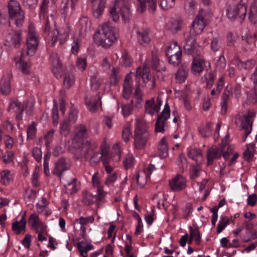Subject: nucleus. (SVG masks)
<instances>
[{
	"label": "nucleus",
	"mask_w": 257,
	"mask_h": 257,
	"mask_svg": "<svg viewBox=\"0 0 257 257\" xmlns=\"http://www.w3.org/2000/svg\"><path fill=\"white\" fill-rule=\"evenodd\" d=\"M117 38L116 31L109 22L104 23L94 36L96 42L105 48L111 46Z\"/></svg>",
	"instance_id": "f257e3e1"
},
{
	"label": "nucleus",
	"mask_w": 257,
	"mask_h": 257,
	"mask_svg": "<svg viewBox=\"0 0 257 257\" xmlns=\"http://www.w3.org/2000/svg\"><path fill=\"white\" fill-rule=\"evenodd\" d=\"M45 35L52 41V46H53L55 42L59 39L60 44H63L66 40L67 37L69 33V28L66 27L62 29L60 32L56 29L55 23L53 18L47 19L44 28Z\"/></svg>",
	"instance_id": "f03ea898"
},
{
	"label": "nucleus",
	"mask_w": 257,
	"mask_h": 257,
	"mask_svg": "<svg viewBox=\"0 0 257 257\" xmlns=\"http://www.w3.org/2000/svg\"><path fill=\"white\" fill-rule=\"evenodd\" d=\"M149 133L146 121L143 119H137L134 131V147L138 150L143 149L149 140Z\"/></svg>",
	"instance_id": "7ed1b4c3"
},
{
	"label": "nucleus",
	"mask_w": 257,
	"mask_h": 257,
	"mask_svg": "<svg viewBox=\"0 0 257 257\" xmlns=\"http://www.w3.org/2000/svg\"><path fill=\"white\" fill-rule=\"evenodd\" d=\"M246 0L236 1H228L227 4V16L231 21L238 19L240 22L244 20L246 13Z\"/></svg>",
	"instance_id": "20e7f679"
},
{
	"label": "nucleus",
	"mask_w": 257,
	"mask_h": 257,
	"mask_svg": "<svg viewBox=\"0 0 257 257\" xmlns=\"http://www.w3.org/2000/svg\"><path fill=\"white\" fill-rule=\"evenodd\" d=\"M1 24L3 25V27H8L4 33L6 38L4 45L8 47L13 46L16 48H19L22 41L21 31H14L11 28L10 21H7L6 18H1Z\"/></svg>",
	"instance_id": "39448f33"
},
{
	"label": "nucleus",
	"mask_w": 257,
	"mask_h": 257,
	"mask_svg": "<svg viewBox=\"0 0 257 257\" xmlns=\"http://www.w3.org/2000/svg\"><path fill=\"white\" fill-rule=\"evenodd\" d=\"M7 8L9 19L15 20L18 28L22 27L25 20V12L17 0H10Z\"/></svg>",
	"instance_id": "423d86ee"
},
{
	"label": "nucleus",
	"mask_w": 257,
	"mask_h": 257,
	"mask_svg": "<svg viewBox=\"0 0 257 257\" xmlns=\"http://www.w3.org/2000/svg\"><path fill=\"white\" fill-rule=\"evenodd\" d=\"M110 13L114 22L118 20L119 15L124 22L128 21L131 17L129 7L124 0H115L114 6L110 10Z\"/></svg>",
	"instance_id": "0eeeda50"
},
{
	"label": "nucleus",
	"mask_w": 257,
	"mask_h": 257,
	"mask_svg": "<svg viewBox=\"0 0 257 257\" xmlns=\"http://www.w3.org/2000/svg\"><path fill=\"white\" fill-rule=\"evenodd\" d=\"M97 146L95 144H91L90 142L86 143H78L74 145L70 149L71 153L74 155L77 160L84 157L87 159L88 157L89 152H92Z\"/></svg>",
	"instance_id": "6e6552de"
},
{
	"label": "nucleus",
	"mask_w": 257,
	"mask_h": 257,
	"mask_svg": "<svg viewBox=\"0 0 257 257\" xmlns=\"http://www.w3.org/2000/svg\"><path fill=\"white\" fill-rule=\"evenodd\" d=\"M166 55L170 63L178 66L181 61L182 51L176 41L173 42L168 48Z\"/></svg>",
	"instance_id": "1a4fd4ad"
},
{
	"label": "nucleus",
	"mask_w": 257,
	"mask_h": 257,
	"mask_svg": "<svg viewBox=\"0 0 257 257\" xmlns=\"http://www.w3.org/2000/svg\"><path fill=\"white\" fill-rule=\"evenodd\" d=\"M38 45V38L34 30L30 29L27 40V49L23 50L22 55L33 56L36 52Z\"/></svg>",
	"instance_id": "9d476101"
},
{
	"label": "nucleus",
	"mask_w": 257,
	"mask_h": 257,
	"mask_svg": "<svg viewBox=\"0 0 257 257\" xmlns=\"http://www.w3.org/2000/svg\"><path fill=\"white\" fill-rule=\"evenodd\" d=\"M170 116V109L169 104L166 102L164 108L160 115L158 116L155 124V132L163 133L165 130L166 122Z\"/></svg>",
	"instance_id": "9b49d317"
},
{
	"label": "nucleus",
	"mask_w": 257,
	"mask_h": 257,
	"mask_svg": "<svg viewBox=\"0 0 257 257\" xmlns=\"http://www.w3.org/2000/svg\"><path fill=\"white\" fill-rule=\"evenodd\" d=\"M204 12L201 10L193 21L190 32L193 35L200 34L207 25V23L204 18Z\"/></svg>",
	"instance_id": "f8f14e48"
},
{
	"label": "nucleus",
	"mask_w": 257,
	"mask_h": 257,
	"mask_svg": "<svg viewBox=\"0 0 257 257\" xmlns=\"http://www.w3.org/2000/svg\"><path fill=\"white\" fill-rule=\"evenodd\" d=\"M228 143L226 141H222L219 147H212L207 149V165L212 164L214 159H218L221 157L222 152L224 151Z\"/></svg>",
	"instance_id": "ddd939ff"
},
{
	"label": "nucleus",
	"mask_w": 257,
	"mask_h": 257,
	"mask_svg": "<svg viewBox=\"0 0 257 257\" xmlns=\"http://www.w3.org/2000/svg\"><path fill=\"white\" fill-rule=\"evenodd\" d=\"M161 105L162 99L160 96L157 97L156 100L154 97H152L145 102V112L153 116L156 112L159 111Z\"/></svg>",
	"instance_id": "4468645a"
},
{
	"label": "nucleus",
	"mask_w": 257,
	"mask_h": 257,
	"mask_svg": "<svg viewBox=\"0 0 257 257\" xmlns=\"http://www.w3.org/2000/svg\"><path fill=\"white\" fill-rule=\"evenodd\" d=\"M255 113L253 111L249 110L246 114L243 115L241 125L242 128L244 130L243 141H244L250 133L252 129V118L255 116Z\"/></svg>",
	"instance_id": "2eb2a0df"
},
{
	"label": "nucleus",
	"mask_w": 257,
	"mask_h": 257,
	"mask_svg": "<svg viewBox=\"0 0 257 257\" xmlns=\"http://www.w3.org/2000/svg\"><path fill=\"white\" fill-rule=\"evenodd\" d=\"M157 0H136V4L138 6L137 10L140 13H143L146 10L147 6L148 11L151 13H154L157 8Z\"/></svg>",
	"instance_id": "dca6fc26"
},
{
	"label": "nucleus",
	"mask_w": 257,
	"mask_h": 257,
	"mask_svg": "<svg viewBox=\"0 0 257 257\" xmlns=\"http://www.w3.org/2000/svg\"><path fill=\"white\" fill-rule=\"evenodd\" d=\"M196 35L189 34L185 39L184 48L186 53L189 55L197 53V47L199 46L196 42Z\"/></svg>",
	"instance_id": "f3484780"
},
{
	"label": "nucleus",
	"mask_w": 257,
	"mask_h": 257,
	"mask_svg": "<svg viewBox=\"0 0 257 257\" xmlns=\"http://www.w3.org/2000/svg\"><path fill=\"white\" fill-rule=\"evenodd\" d=\"M137 76H141L144 83H146L150 89H153L155 87V78L152 77L147 69H143L139 67L136 71Z\"/></svg>",
	"instance_id": "a211bd4d"
},
{
	"label": "nucleus",
	"mask_w": 257,
	"mask_h": 257,
	"mask_svg": "<svg viewBox=\"0 0 257 257\" xmlns=\"http://www.w3.org/2000/svg\"><path fill=\"white\" fill-rule=\"evenodd\" d=\"M69 165L68 164L65 158H60L54 164V168L52 173L59 177L61 179L63 172L69 169Z\"/></svg>",
	"instance_id": "6ab92c4d"
},
{
	"label": "nucleus",
	"mask_w": 257,
	"mask_h": 257,
	"mask_svg": "<svg viewBox=\"0 0 257 257\" xmlns=\"http://www.w3.org/2000/svg\"><path fill=\"white\" fill-rule=\"evenodd\" d=\"M186 180L183 176L178 174L170 181L171 189L174 191H180L186 187Z\"/></svg>",
	"instance_id": "aec40b11"
},
{
	"label": "nucleus",
	"mask_w": 257,
	"mask_h": 257,
	"mask_svg": "<svg viewBox=\"0 0 257 257\" xmlns=\"http://www.w3.org/2000/svg\"><path fill=\"white\" fill-rule=\"evenodd\" d=\"M50 61L52 66V71L56 77L60 76L62 70V63L56 53H52L50 57Z\"/></svg>",
	"instance_id": "412c9836"
},
{
	"label": "nucleus",
	"mask_w": 257,
	"mask_h": 257,
	"mask_svg": "<svg viewBox=\"0 0 257 257\" xmlns=\"http://www.w3.org/2000/svg\"><path fill=\"white\" fill-rule=\"evenodd\" d=\"M99 103L101 105L100 97L99 94L93 97L86 95L85 97V104L91 112L97 111Z\"/></svg>",
	"instance_id": "4be33fe9"
},
{
	"label": "nucleus",
	"mask_w": 257,
	"mask_h": 257,
	"mask_svg": "<svg viewBox=\"0 0 257 257\" xmlns=\"http://www.w3.org/2000/svg\"><path fill=\"white\" fill-rule=\"evenodd\" d=\"M204 60L200 54L193 57L191 66V71L194 74H199L203 70Z\"/></svg>",
	"instance_id": "5701e85b"
},
{
	"label": "nucleus",
	"mask_w": 257,
	"mask_h": 257,
	"mask_svg": "<svg viewBox=\"0 0 257 257\" xmlns=\"http://www.w3.org/2000/svg\"><path fill=\"white\" fill-rule=\"evenodd\" d=\"M9 110H13L16 114L17 120L22 119V113L24 110V105L17 100L13 101L10 103Z\"/></svg>",
	"instance_id": "b1692460"
},
{
	"label": "nucleus",
	"mask_w": 257,
	"mask_h": 257,
	"mask_svg": "<svg viewBox=\"0 0 257 257\" xmlns=\"http://www.w3.org/2000/svg\"><path fill=\"white\" fill-rule=\"evenodd\" d=\"M149 34V31L147 29H141L137 31V39L141 45H147L150 43L151 38Z\"/></svg>",
	"instance_id": "393cba45"
},
{
	"label": "nucleus",
	"mask_w": 257,
	"mask_h": 257,
	"mask_svg": "<svg viewBox=\"0 0 257 257\" xmlns=\"http://www.w3.org/2000/svg\"><path fill=\"white\" fill-rule=\"evenodd\" d=\"M29 221L31 222L33 228L35 229L36 232L39 231V229L41 228V230L43 231L45 229L43 225V223L40 220L38 215L36 213L32 214L29 217Z\"/></svg>",
	"instance_id": "a878e982"
},
{
	"label": "nucleus",
	"mask_w": 257,
	"mask_h": 257,
	"mask_svg": "<svg viewBox=\"0 0 257 257\" xmlns=\"http://www.w3.org/2000/svg\"><path fill=\"white\" fill-rule=\"evenodd\" d=\"M152 67L157 72H162L166 71V67L164 62L161 61L154 53L152 55Z\"/></svg>",
	"instance_id": "bb28decb"
},
{
	"label": "nucleus",
	"mask_w": 257,
	"mask_h": 257,
	"mask_svg": "<svg viewBox=\"0 0 257 257\" xmlns=\"http://www.w3.org/2000/svg\"><path fill=\"white\" fill-rule=\"evenodd\" d=\"M105 0H99L98 3L93 5V14L95 18H98L101 16L105 8Z\"/></svg>",
	"instance_id": "cd10ccee"
},
{
	"label": "nucleus",
	"mask_w": 257,
	"mask_h": 257,
	"mask_svg": "<svg viewBox=\"0 0 257 257\" xmlns=\"http://www.w3.org/2000/svg\"><path fill=\"white\" fill-rule=\"evenodd\" d=\"M159 156L162 158H165L168 156V147L166 139L163 138L158 146Z\"/></svg>",
	"instance_id": "c85d7f7f"
},
{
	"label": "nucleus",
	"mask_w": 257,
	"mask_h": 257,
	"mask_svg": "<svg viewBox=\"0 0 257 257\" xmlns=\"http://www.w3.org/2000/svg\"><path fill=\"white\" fill-rule=\"evenodd\" d=\"M188 72V68L185 66L180 67L176 74V82L182 83L187 79Z\"/></svg>",
	"instance_id": "c756f323"
},
{
	"label": "nucleus",
	"mask_w": 257,
	"mask_h": 257,
	"mask_svg": "<svg viewBox=\"0 0 257 257\" xmlns=\"http://www.w3.org/2000/svg\"><path fill=\"white\" fill-rule=\"evenodd\" d=\"M189 158L194 160L196 164H200L203 162L202 154L200 149H192L188 153Z\"/></svg>",
	"instance_id": "7c9ffc66"
},
{
	"label": "nucleus",
	"mask_w": 257,
	"mask_h": 257,
	"mask_svg": "<svg viewBox=\"0 0 257 257\" xmlns=\"http://www.w3.org/2000/svg\"><path fill=\"white\" fill-rule=\"evenodd\" d=\"M189 233L191 237H193L197 245H199L201 241V234L199 230V227L195 225L193 226H190L189 227Z\"/></svg>",
	"instance_id": "2f4dec72"
},
{
	"label": "nucleus",
	"mask_w": 257,
	"mask_h": 257,
	"mask_svg": "<svg viewBox=\"0 0 257 257\" xmlns=\"http://www.w3.org/2000/svg\"><path fill=\"white\" fill-rule=\"evenodd\" d=\"M93 248V246L91 244H86L83 242H79L77 244V248L80 252V254L83 257L87 256V252L88 250L92 249Z\"/></svg>",
	"instance_id": "473e14b6"
},
{
	"label": "nucleus",
	"mask_w": 257,
	"mask_h": 257,
	"mask_svg": "<svg viewBox=\"0 0 257 257\" xmlns=\"http://www.w3.org/2000/svg\"><path fill=\"white\" fill-rule=\"evenodd\" d=\"M13 180V175L11 171L5 170L1 172V184L9 185Z\"/></svg>",
	"instance_id": "72a5a7b5"
},
{
	"label": "nucleus",
	"mask_w": 257,
	"mask_h": 257,
	"mask_svg": "<svg viewBox=\"0 0 257 257\" xmlns=\"http://www.w3.org/2000/svg\"><path fill=\"white\" fill-rule=\"evenodd\" d=\"M247 101L249 104H254L257 102V86L247 92Z\"/></svg>",
	"instance_id": "f704fd0d"
},
{
	"label": "nucleus",
	"mask_w": 257,
	"mask_h": 257,
	"mask_svg": "<svg viewBox=\"0 0 257 257\" xmlns=\"http://www.w3.org/2000/svg\"><path fill=\"white\" fill-rule=\"evenodd\" d=\"M77 180L76 178H73L70 182L65 185V188L66 192L68 194H72L75 193L78 191V186L77 185Z\"/></svg>",
	"instance_id": "c9c22d12"
},
{
	"label": "nucleus",
	"mask_w": 257,
	"mask_h": 257,
	"mask_svg": "<svg viewBox=\"0 0 257 257\" xmlns=\"http://www.w3.org/2000/svg\"><path fill=\"white\" fill-rule=\"evenodd\" d=\"M254 146L252 144L246 145V148L244 150L243 156L245 160L249 161L253 157Z\"/></svg>",
	"instance_id": "e433bc0d"
},
{
	"label": "nucleus",
	"mask_w": 257,
	"mask_h": 257,
	"mask_svg": "<svg viewBox=\"0 0 257 257\" xmlns=\"http://www.w3.org/2000/svg\"><path fill=\"white\" fill-rule=\"evenodd\" d=\"M248 19L250 23L253 24L257 23V6L254 4L250 6L248 14Z\"/></svg>",
	"instance_id": "4c0bfd02"
},
{
	"label": "nucleus",
	"mask_w": 257,
	"mask_h": 257,
	"mask_svg": "<svg viewBox=\"0 0 257 257\" xmlns=\"http://www.w3.org/2000/svg\"><path fill=\"white\" fill-rule=\"evenodd\" d=\"M230 222L228 217H221L217 226L216 231L218 233H220L227 226Z\"/></svg>",
	"instance_id": "58836bf2"
},
{
	"label": "nucleus",
	"mask_w": 257,
	"mask_h": 257,
	"mask_svg": "<svg viewBox=\"0 0 257 257\" xmlns=\"http://www.w3.org/2000/svg\"><path fill=\"white\" fill-rule=\"evenodd\" d=\"M96 148L93 150L92 152H90L89 155L90 154L93 153V155L90 158V163L92 166L96 165L100 161L102 158V155H101L100 153L99 152L94 151Z\"/></svg>",
	"instance_id": "ea45409f"
},
{
	"label": "nucleus",
	"mask_w": 257,
	"mask_h": 257,
	"mask_svg": "<svg viewBox=\"0 0 257 257\" xmlns=\"http://www.w3.org/2000/svg\"><path fill=\"white\" fill-rule=\"evenodd\" d=\"M71 123L68 120H63L60 124V133L64 136H67L70 132Z\"/></svg>",
	"instance_id": "a19ab883"
},
{
	"label": "nucleus",
	"mask_w": 257,
	"mask_h": 257,
	"mask_svg": "<svg viewBox=\"0 0 257 257\" xmlns=\"http://www.w3.org/2000/svg\"><path fill=\"white\" fill-rule=\"evenodd\" d=\"M11 92L10 77L9 76L4 80L3 87H1V93L8 95L10 94Z\"/></svg>",
	"instance_id": "79ce46f5"
},
{
	"label": "nucleus",
	"mask_w": 257,
	"mask_h": 257,
	"mask_svg": "<svg viewBox=\"0 0 257 257\" xmlns=\"http://www.w3.org/2000/svg\"><path fill=\"white\" fill-rule=\"evenodd\" d=\"M204 78L206 82V87L211 88L214 82L215 76L214 73L210 71L204 75Z\"/></svg>",
	"instance_id": "37998d69"
},
{
	"label": "nucleus",
	"mask_w": 257,
	"mask_h": 257,
	"mask_svg": "<svg viewBox=\"0 0 257 257\" xmlns=\"http://www.w3.org/2000/svg\"><path fill=\"white\" fill-rule=\"evenodd\" d=\"M181 29V24L177 20L170 22L168 25V29L173 33L175 34Z\"/></svg>",
	"instance_id": "c03bdc74"
},
{
	"label": "nucleus",
	"mask_w": 257,
	"mask_h": 257,
	"mask_svg": "<svg viewBox=\"0 0 257 257\" xmlns=\"http://www.w3.org/2000/svg\"><path fill=\"white\" fill-rule=\"evenodd\" d=\"M94 197L89 192L84 191L83 193L82 202L86 205H91L94 203Z\"/></svg>",
	"instance_id": "a18cd8bd"
},
{
	"label": "nucleus",
	"mask_w": 257,
	"mask_h": 257,
	"mask_svg": "<svg viewBox=\"0 0 257 257\" xmlns=\"http://www.w3.org/2000/svg\"><path fill=\"white\" fill-rule=\"evenodd\" d=\"M26 229V225L22 223H19L16 221L12 224V230L14 231L17 234H20L22 231H25Z\"/></svg>",
	"instance_id": "49530a36"
},
{
	"label": "nucleus",
	"mask_w": 257,
	"mask_h": 257,
	"mask_svg": "<svg viewBox=\"0 0 257 257\" xmlns=\"http://www.w3.org/2000/svg\"><path fill=\"white\" fill-rule=\"evenodd\" d=\"M64 85L67 88H69L74 83V76L72 74L66 73L64 78Z\"/></svg>",
	"instance_id": "de8ad7c7"
},
{
	"label": "nucleus",
	"mask_w": 257,
	"mask_h": 257,
	"mask_svg": "<svg viewBox=\"0 0 257 257\" xmlns=\"http://www.w3.org/2000/svg\"><path fill=\"white\" fill-rule=\"evenodd\" d=\"M147 175L145 173H138L136 177V180L138 185L143 187L147 183Z\"/></svg>",
	"instance_id": "09e8293b"
},
{
	"label": "nucleus",
	"mask_w": 257,
	"mask_h": 257,
	"mask_svg": "<svg viewBox=\"0 0 257 257\" xmlns=\"http://www.w3.org/2000/svg\"><path fill=\"white\" fill-rule=\"evenodd\" d=\"M175 0H160V6L162 10L166 11L172 8Z\"/></svg>",
	"instance_id": "8fccbe9b"
},
{
	"label": "nucleus",
	"mask_w": 257,
	"mask_h": 257,
	"mask_svg": "<svg viewBox=\"0 0 257 257\" xmlns=\"http://www.w3.org/2000/svg\"><path fill=\"white\" fill-rule=\"evenodd\" d=\"M87 130L84 125H80L76 127V137L84 139L87 137Z\"/></svg>",
	"instance_id": "3c124183"
},
{
	"label": "nucleus",
	"mask_w": 257,
	"mask_h": 257,
	"mask_svg": "<svg viewBox=\"0 0 257 257\" xmlns=\"http://www.w3.org/2000/svg\"><path fill=\"white\" fill-rule=\"evenodd\" d=\"M131 135L132 133L130 125L128 124H126L122 132V137L123 140L125 143L128 142Z\"/></svg>",
	"instance_id": "603ef678"
},
{
	"label": "nucleus",
	"mask_w": 257,
	"mask_h": 257,
	"mask_svg": "<svg viewBox=\"0 0 257 257\" xmlns=\"http://www.w3.org/2000/svg\"><path fill=\"white\" fill-rule=\"evenodd\" d=\"M97 194L96 198V202L98 207H100L101 202H103V199L105 197V193L101 187H98L97 190Z\"/></svg>",
	"instance_id": "864d4df0"
},
{
	"label": "nucleus",
	"mask_w": 257,
	"mask_h": 257,
	"mask_svg": "<svg viewBox=\"0 0 257 257\" xmlns=\"http://www.w3.org/2000/svg\"><path fill=\"white\" fill-rule=\"evenodd\" d=\"M91 86L93 90H98L102 82V80L97 78L96 76H91Z\"/></svg>",
	"instance_id": "5fc2aeb1"
},
{
	"label": "nucleus",
	"mask_w": 257,
	"mask_h": 257,
	"mask_svg": "<svg viewBox=\"0 0 257 257\" xmlns=\"http://www.w3.org/2000/svg\"><path fill=\"white\" fill-rule=\"evenodd\" d=\"M201 170L200 164H197L196 165H192L190 171V177L192 179H195L199 176V172Z\"/></svg>",
	"instance_id": "6e6d98bb"
},
{
	"label": "nucleus",
	"mask_w": 257,
	"mask_h": 257,
	"mask_svg": "<svg viewBox=\"0 0 257 257\" xmlns=\"http://www.w3.org/2000/svg\"><path fill=\"white\" fill-rule=\"evenodd\" d=\"M256 61L254 59H250L245 62H240V66L246 70L252 69L255 65Z\"/></svg>",
	"instance_id": "4d7b16f0"
},
{
	"label": "nucleus",
	"mask_w": 257,
	"mask_h": 257,
	"mask_svg": "<svg viewBox=\"0 0 257 257\" xmlns=\"http://www.w3.org/2000/svg\"><path fill=\"white\" fill-rule=\"evenodd\" d=\"M14 153L13 151H7L3 156V161L5 164H8L13 162Z\"/></svg>",
	"instance_id": "13d9d810"
},
{
	"label": "nucleus",
	"mask_w": 257,
	"mask_h": 257,
	"mask_svg": "<svg viewBox=\"0 0 257 257\" xmlns=\"http://www.w3.org/2000/svg\"><path fill=\"white\" fill-rule=\"evenodd\" d=\"M94 221V218L92 216H88L87 217H81L78 219H75V222L80 224L81 225L84 226L89 223H92Z\"/></svg>",
	"instance_id": "bf43d9fd"
},
{
	"label": "nucleus",
	"mask_w": 257,
	"mask_h": 257,
	"mask_svg": "<svg viewBox=\"0 0 257 257\" xmlns=\"http://www.w3.org/2000/svg\"><path fill=\"white\" fill-rule=\"evenodd\" d=\"M49 0H43L40 6V17L44 18L45 14L48 11Z\"/></svg>",
	"instance_id": "052dcab7"
},
{
	"label": "nucleus",
	"mask_w": 257,
	"mask_h": 257,
	"mask_svg": "<svg viewBox=\"0 0 257 257\" xmlns=\"http://www.w3.org/2000/svg\"><path fill=\"white\" fill-rule=\"evenodd\" d=\"M178 166L183 172L187 168V159L183 154H180Z\"/></svg>",
	"instance_id": "680f3d73"
},
{
	"label": "nucleus",
	"mask_w": 257,
	"mask_h": 257,
	"mask_svg": "<svg viewBox=\"0 0 257 257\" xmlns=\"http://www.w3.org/2000/svg\"><path fill=\"white\" fill-rule=\"evenodd\" d=\"M36 132V124L33 122L28 127L27 129V139H33Z\"/></svg>",
	"instance_id": "e2e57ef3"
},
{
	"label": "nucleus",
	"mask_w": 257,
	"mask_h": 257,
	"mask_svg": "<svg viewBox=\"0 0 257 257\" xmlns=\"http://www.w3.org/2000/svg\"><path fill=\"white\" fill-rule=\"evenodd\" d=\"M199 132L204 138L209 137L211 135V124L207 123L204 127L199 130Z\"/></svg>",
	"instance_id": "0e129e2a"
},
{
	"label": "nucleus",
	"mask_w": 257,
	"mask_h": 257,
	"mask_svg": "<svg viewBox=\"0 0 257 257\" xmlns=\"http://www.w3.org/2000/svg\"><path fill=\"white\" fill-rule=\"evenodd\" d=\"M118 70L116 68L112 69V72L110 77V83L111 85H116L118 81Z\"/></svg>",
	"instance_id": "69168bd1"
},
{
	"label": "nucleus",
	"mask_w": 257,
	"mask_h": 257,
	"mask_svg": "<svg viewBox=\"0 0 257 257\" xmlns=\"http://www.w3.org/2000/svg\"><path fill=\"white\" fill-rule=\"evenodd\" d=\"M216 67L219 70H223L226 67V60L223 55L220 56L216 62Z\"/></svg>",
	"instance_id": "338daca9"
},
{
	"label": "nucleus",
	"mask_w": 257,
	"mask_h": 257,
	"mask_svg": "<svg viewBox=\"0 0 257 257\" xmlns=\"http://www.w3.org/2000/svg\"><path fill=\"white\" fill-rule=\"evenodd\" d=\"M122 113L124 116H128L133 109V106H132L131 104H122L121 106Z\"/></svg>",
	"instance_id": "774afa93"
}]
</instances>
